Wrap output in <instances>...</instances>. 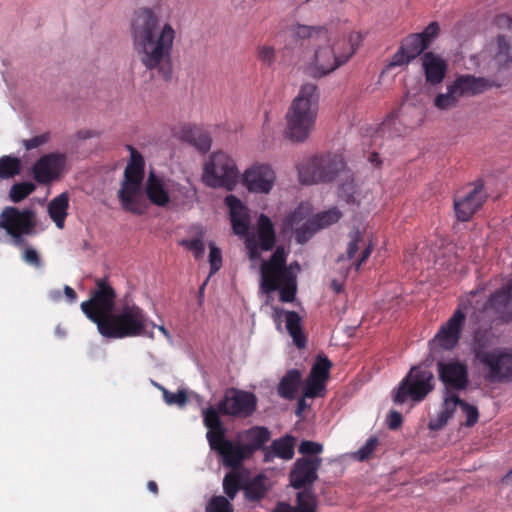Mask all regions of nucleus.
Masks as SVG:
<instances>
[{"instance_id": "f257e3e1", "label": "nucleus", "mask_w": 512, "mask_h": 512, "mask_svg": "<svg viewBox=\"0 0 512 512\" xmlns=\"http://www.w3.org/2000/svg\"><path fill=\"white\" fill-rule=\"evenodd\" d=\"M131 36L134 50L143 64L150 71L168 81L172 76V59L176 31L168 22L149 8L135 11L131 21Z\"/></svg>"}, {"instance_id": "f03ea898", "label": "nucleus", "mask_w": 512, "mask_h": 512, "mask_svg": "<svg viewBox=\"0 0 512 512\" xmlns=\"http://www.w3.org/2000/svg\"><path fill=\"white\" fill-rule=\"evenodd\" d=\"M203 423L207 428L206 438L211 450L221 458L225 467L237 469L255 452L266 449L271 438L267 427L253 426L237 434L236 441L226 438V428L213 406L203 410Z\"/></svg>"}, {"instance_id": "7ed1b4c3", "label": "nucleus", "mask_w": 512, "mask_h": 512, "mask_svg": "<svg viewBox=\"0 0 512 512\" xmlns=\"http://www.w3.org/2000/svg\"><path fill=\"white\" fill-rule=\"evenodd\" d=\"M292 31L295 38L307 39L318 45L310 62L311 74L317 78L324 77L347 63L362 42L359 32H351L348 37L331 44L328 30L324 26L297 24Z\"/></svg>"}, {"instance_id": "20e7f679", "label": "nucleus", "mask_w": 512, "mask_h": 512, "mask_svg": "<svg viewBox=\"0 0 512 512\" xmlns=\"http://www.w3.org/2000/svg\"><path fill=\"white\" fill-rule=\"evenodd\" d=\"M319 93L313 83L301 86L286 113V134L294 142H304L313 131L318 114Z\"/></svg>"}, {"instance_id": "39448f33", "label": "nucleus", "mask_w": 512, "mask_h": 512, "mask_svg": "<svg viewBox=\"0 0 512 512\" xmlns=\"http://www.w3.org/2000/svg\"><path fill=\"white\" fill-rule=\"evenodd\" d=\"M146 324L144 311L135 304H126L118 312H112L104 321L98 323V331L104 337L122 339L141 335Z\"/></svg>"}, {"instance_id": "423d86ee", "label": "nucleus", "mask_w": 512, "mask_h": 512, "mask_svg": "<svg viewBox=\"0 0 512 512\" xmlns=\"http://www.w3.org/2000/svg\"><path fill=\"white\" fill-rule=\"evenodd\" d=\"M346 168L344 158L340 154L319 155L298 167L300 182L314 184L331 182Z\"/></svg>"}, {"instance_id": "0eeeda50", "label": "nucleus", "mask_w": 512, "mask_h": 512, "mask_svg": "<svg viewBox=\"0 0 512 512\" xmlns=\"http://www.w3.org/2000/svg\"><path fill=\"white\" fill-rule=\"evenodd\" d=\"M239 175L234 159L219 151L213 153L205 163L202 179L209 187L232 190L238 182Z\"/></svg>"}, {"instance_id": "6e6552de", "label": "nucleus", "mask_w": 512, "mask_h": 512, "mask_svg": "<svg viewBox=\"0 0 512 512\" xmlns=\"http://www.w3.org/2000/svg\"><path fill=\"white\" fill-rule=\"evenodd\" d=\"M494 85L493 81L483 77L461 75L447 87L446 93L438 94L435 97L434 105L440 110H448L457 106L460 97L483 93Z\"/></svg>"}, {"instance_id": "1a4fd4ad", "label": "nucleus", "mask_w": 512, "mask_h": 512, "mask_svg": "<svg viewBox=\"0 0 512 512\" xmlns=\"http://www.w3.org/2000/svg\"><path fill=\"white\" fill-rule=\"evenodd\" d=\"M440 26L438 22H431L422 32L406 36L395 54L392 56L390 66L400 67L409 64L418 56L423 55L426 49L438 37Z\"/></svg>"}, {"instance_id": "9d476101", "label": "nucleus", "mask_w": 512, "mask_h": 512, "mask_svg": "<svg viewBox=\"0 0 512 512\" xmlns=\"http://www.w3.org/2000/svg\"><path fill=\"white\" fill-rule=\"evenodd\" d=\"M116 292L107 279L100 278L95 282V288L90 293V299L81 303V310L93 323L104 321L115 307Z\"/></svg>"}, {"instance_id": "9b49d317", "label": "nucleus", "mask_w": 512, "mask_h": 512, "mask_svg": "<svg viewBox=\"0 0 512 512\" xmlns=\"http://www.w3.org/2000/svg\"><path fill=\"white\" fill-rule=\"evenodd\" d=\"M434 389V375L430 370L412 367L407 376L400 382L394 395L396 404H403L408 398L422 401Z\"/></svg>"}, {"instance_id": "f8f14e48", "label": "nucleus", "mask_w": 512, "mask_h": 512, "mask_svg": "<svg viewBox=\"0 0 512 512\" xmlns=\"http://www.w3.org/2000/svg\"><path fill=\"white\" fill-rule=\"evenodd\" d=\"M0 225L12 237L14 244L20 246L24 242V235L35 233V212L29 208L20 210L6 206L0 214Z\"/></svg>"}, {"instance_id": "ddd939ff", "label": "nucleus", "mask_w": 512, "mask_h": 512, "mask_svg": "<svg viewBox=\"0 0 512 512\" xmlns=\"http://www.w3.org/2000/svg\"><path fill=\"white\" fill-rule=\"evenodd\" d=\"M256 407L257 398L253 393L232 388L225 392L223 399L214 409L218 414L246 418L254 413Z\"/></svg>"}, {"instance_id": "4468645a", "label": "nucleus", "mask_w": 512, "mask_h": 512, "mask_svg": "<svg viewBox=\"0 0 512 512\" xmlns=\"http://www.w3.org/2000/svg\"><path fill=\"white\" fill-rule=\"evenodd\" d=\"M480 363L488 370L486 379L492 383L512 381V349L496 348L480 355Z\"/></svg>"}, {"instance_id": "2eb2a0df", "label": "nucleus", "mask_w": 512, "mask_h": 512, "mask_svg": "<svg viewBox=\"0 0 512 512\" xmlns=\"http://www.w3.org/2000/svg\"><path fill=\"white\" fill-rule=\"evenodd\" d=\"M261 288L265 293L276 291L280 287L281 277L292 274L286 266V253L278 246L269 261L263 260L260 267Z\"/></svg>"}, {"instance_id": "dca6fc26", "label": "nucleus", "mask_w": 512, "mask_h": 512, "mask_svg": "<svg viewBox=\"0 0 512 512\" xmlns=\"http://www.w3.org/2000/svg\"><path fill=\"white\" fill-rule=\"evenodd\" d=\"M67 162L64 153L52 152L42 155L32 166L34 180L40 185H49L63 173Z\"/></svg>"}, {"instance_id": "f3484780", "label": "nucleus", "mask_w": 512, "mask_h": 512, "mask_svg": "<svg viewBox=\"0 0 512 512\" xmlns=\"http://www.w3.org/2000/svg\"><path fill=\"white\" fill-rule=\"evenodd\" d=\"M437 371L439 380L446 391H463L469 384L468 366L458 359L438 361Z\"/></svg>"}, {"instance_id": "a211bd4d", "label": "nucleus", "mask_w": 512, "mask_h": 512, "mask_svg": "<svg viewBox=\"0 0 512 512\" xmlns=\"http://www.w3.org/2000/svg\"><path fill=\"white\" fill-rule=\"evenodd\" d=\"M321 457H300L296 459L289 473L290 485L302 489L313 485L318 479V470L322 466Z\"/></svg>"}, {"instance_id": "6ab92c4d", "label": "nucleus", "mask_w": 512, "mask_h": 512, "mask_svg": "<svg viewBox=\"0 0 512 512\" xmlns=\"http://www.w3.org/2000/svg\"><path fill=\"white\" fill-rule=\"evenodd\" d=\"M307 216L308 209L303 206H299L287 215L283 221V227L285 230H294L295 240L299 244L306 243L317 231H319L313 217L306 220Z\"/></svg>"}, {"instance_id": "aec40b11", "label": "nucleus", "mask_w": 512, "mask_h": 512, "mask_svg": "<svg viewBox=\"0 0 512 512\" xmlns=\"http://www.w3.org/2000/svg\"><path fill=\"white\" fill-rule=\"evenodd\" d=\"M465 320L464 312L460 308L456 309L448 321L440 327L432 343L444 350L454 349L459 343Z\"/></svg>"}, {"instance_id": "412c9836", "label": "nucleus", "mask_w": 512, "mask_h": 512, "mask_svg": "<svg viewBox=\"0 0 512 512\" xmlns=\"http://www.w3.org/2000/svg\"><path fill=\"white\" fill-rule=\"evenodd\" d=\"M275 181V172L267 164H255L243 174V183L255 193H269Z\"/></svg>"}, {"instance_id": "4be33fe9", "label": "nucleus", "mask_w": 512, "mask_h": 512, "mask_svg": "<svg viewBox=\"0 0 512 512\" xmlns=\"http://www.w3.org/2000/svg\"><path fill=\"white\" fill-rule=\"evenodd\" d=\"M485 200L486 193L483 190V183L479 181L466 195L454 199V210L457 219L462 222L470 220Z\"/></svg>"}, {"instance_id": "5701e85b", "label": "nucleus", "mask_w": 512, "mask_h": 512, "mask_svg": "<svg viewBox=\"0 0 512 512\" xmlns=\"http://www.w3.org/2000/svg\"><path fill=\"white\" fill-rule=\"evenodd\" d=\"M498 320L504 323L512 321V283H508L494 291L484 304Z\"/></svg>"}, {"instance_id": "b1692460", "label": "nucleus", "mask_w": 512, "mask_h": 512, "mask_svg": "<svg viewBox=\"0 0 512 512\" xmlns=\"http://www.w3.org/2000/svg\"><path fill=\"white\" fill-rule=\"evenodd\" d=\"M141 184L122 181L117 196L123 210L135 215H143L145 207L142 204Z\"/></svg>"}, {"instance_id": "393cba45", "label": "nucleus", "mask_w": 512, "mask_h": 512, "mask_svg": "<svg viewBox=\"0 0 512 512\" xmlns=\"http://www.w3.org/2000/svg\"><path fill=\"white\" fill-rule=\"evenodd\" d=\"M225 204L230 211L233 232L239 236L247 235L250 228V216L247 207L233 194L225 197Z\"/></svg>"}, {"instance_id": "a878e982", "label": "nucleus", "mask_w": 512, "mask_h": 512, "mask_svg": "<svg viewBox=\"0 0 512 512\" xmlns=\"http://www.w3.org/2000/svg\"><path fill=\"white\" fill-rule=\"evenodd\" d=\"M426 82L431 85L440 84L447 72L446 61L434 52H425L421 58Z\"/></svg>"}, {"instance_id": "bb28decb", "label": "nucleus", "mask_w": 512, "mask_h": 512, "mask_svg": "<svg viewBox=\"0 0 512 512\" xmlns=\"http://www.w3.org/2000/svg\"><path fill=\"white\" fill-rule=\"evenodd\" d=\"M145 194L148 200L158 207H166L171 201L169 191L166 189L164 180L154 172H150L146 180Z\"/></svg>"}, {"instance_id": "cd10ccee", "label": "nucleus", "mask_w": 512, "mask_h": 512, "mask_svg": "<svg viewBox=\"0 0 512 512\" xmlns=\"http://www.w3.org/2000/svg\"><path fill=\"white\" fill-rule=\"evenodd\" d=\"M456 392L457 391L445 390L442 410L429 422V428L431 430L442 429L447 424L448 420L452 418L457 407L459 406L461 408V403H463L464 400L460 399Z\"/></svg>"}, {"instance_id": "c85d7f7f", "label": "nucleus", "mask_w": 512, "mask_h": 512, "mask_svg": "<svg viewBox=\"0 0 512 512\" xmlns=\"http://www.w3.org/2000/svg\"><path fill=\"white\" fill-rule=\"evenodd\" d=\"M295 438L289 434L275 439L270 446L264 449V461L269 462L274 457L290 460L294 456Z\"/></svg>"}, {"instance_id": "c756f323", "label": "nucleus", "mask_w": 512, "mask_h": 512, "mask_svg": "<svg viewBox=\"0 0 512 512\" xmlns=\"http://www.w3.org/2000/svg\"><path fill=\"white\" fill-rule=\"evenodd\" d=\"M180 138L205 153L211 148V137L200 127L185 125L181 128Z\"/></svg>"}, {"instance_id": "7c9ffc66", "label": "nucleus", "mask_w": 512, "mask_h": 512, "mask_svg": "<svg viewBox=\"0 0 512 512\" xmlns=\"http://www.w3.org/2000/svg\"><path fill=\"white\" fill-rule=\"evenodd\" d=\"M257 240L262 251H270L275 246L276 234L271 219L261 214L257 224Z\"/></svg>"}, {"instance_id": "2f4dec72", "label": "nucleus", "mask_w": 512, "mask_h": 512, "mask_svg": "<svg viewBox=\"0 0 512 512\" xmlns=\"http://www.w3.org/2000/svg\"><path fill=\"white\" fill-rule=\"evenodd\" d=\"M286 329L293 339V343L298 349H303L307 345V337L302 329V319L295 311L285 313Z\"/></svg>"}, {"instance_id": "473e14b6", "label": "nucleus", "mask_w": 512, "mask_h": 512, "mask_svg": "<svg viewBox=\"0 0 512 512\" xmlns=\"http://www.w3.org/2000/svg\"><path fill=\"white\" fill-rule=\"evenodd\" d=\"M302 380V373L298 369H291L286 372L278 385V394L280 397L292 400Z\"/></svg>"}, {"instance_id": "72a5a7b5", "label": "nucleus", "mask_w": 512, "mask_h": 512, "mask_svg": "<svg viewBox=\"0 0 512 512\" xmlns=\"http://www.w3.org/2000/svg\"><path fill=\"white\" fill-rule=\"evenodd\" d=\"M68 207L69 197L66 192L53 198L48 205V214L59 229L64 227Z\"/></svg>"}, {"instance_id": "f704fd0d", "label": "nucleus", "mask_w": 512, "mask_h": 512, "mask_svg": "<svg viewBox=\"0 0 512 512\" xmlns=\"http://www.w3.org/2000/svg\"><path fill=\"white\" fill-rule=\"evenodd\" d=\"M129 149L131 151V158L125 168L123 181L142 185L144 178L143 157L133 147L130 146Z\"/></svg>"}, {"instance_id": "c9c22d12", "label": "nucleus", "mask_w": 512, "mask_h": 512, "mask_svg": "<svg viewBox=\"0 0 512 512\" xmlns=\"http://www.w3.org/2000/svg\"><path fill=\"white\" fill-rule=\"evenodd\" d=\"M245 497L249 501H259L263 499L268 491V487L266 486V478L263 475L255 476L249 483H247L244 487Z\"/></svg>"}, {"instance_id": "e433bc0d", "label": "nucleus", "mask_w": 512, "mask_h": 512, "mask_svg": "<svg viewBox=\"0 0 512 512\" xmlns=\"http://www.w3.org/2000/svg\"><path fill=\"white\" fill-rule=\"evenodd\" d=\"M497 51L494 60L499 67H505L512 62V45L510 39L504 35L497 37Z\"/></svg>"}, {"instance_id": "4c0bfd02", "label": "nucleus", "mask_w": 512, "mask_h": 512, "mask_svg": "<svg viewBox=\"0 0 512 512\" xmlns=\"http://www.w3.org/2000/svg\"><path fill=\"white\" fill-rule=\"evenodd\" d=\"M22 164L19 158L5 155L0 157V179H10L20 174Z\"/></svg>"}, {"instance_id": "58836bf2", "label": "nucleus", "mask_w": 512, "mask_h": 512, "mask_svg": "<svg viewBox=\"0 0 512 512\" xmlns=\"http://www.w3.org/2000/svg\"><path fill=\"white\" fill-rule=\"evenodd\" d=\"M332 362L327 356L319 354L313 363L309 375L313 378L327 382L330 377Z\"/></svg>"}, {"instance_id": "ea45409f", "label": "nucleus", "mask_w": 512, "mask_h": 512, "mask_svg": "<svg viewBox=\"0 0 512 512\" xmlns=\"http://www.w3.org/2000/svg\"><path fill=\"white\" fill-rule=\"evenodd\" d=\"M491 344L490 332L486 329H477L474 331L472 339V350L475 358L480 361V355L487 354L485 351Z\"/></svg>"}, {"instance_id": "a19ab883", "label": "nucleus", "mask_w": 512, "mask_h": 512, "mask_svg": "<svg viewBox=\"0 0 512 512\" xmlns=\"http://www.w3.org/2000/svg\"><path fill=\"white\" fill-rule=\"evenodd\" d=\"M280 294V301L290 303L295 299L297 292L296 278L293 274L281 277L280 287L277 289Z\"/></svg>"}, {"instance_id": "79ce46f5", "label": "nucleus", "mask_w": 512, "mask_h": 512, "mask_svg": "<svg viewBox=\"0 0 512 512\" xmlns=\"http://www.w3.org/2000/svg\"><path fill=\"white\" fill-rule=\"evenodd\" d=\"M223 489L230 500H233L242 489V475L239 472H228L223 479Z\"/></svg>"}, {"instance_id": "37998d69", "label": "nucleus", "mask_w": 512, "mask_h": 512, "mask_svg": "<svg viewBox=\"0 0 512 512\" xmlns=\"http://www.w3.org/2000/svg\"><path fill=\"white\" fill-rule=\"evenodd\" d=\"M317 499L311 491H301L296 497V506L294 507L296 512H316Z\"/></svg>"}, {"instance_id": "c03bdc74", "label": "nucleus", "mask_w": 512, "mask_h": 512, "mask_svg": "<svg viewBox=\"0 0 512 512\" xmlns=\"http://www.w3.org/2000/svg\"><path fill=\"white\" fill-rule=\"evenodd\" d=\"M178 244L192 252L196 260H201L204 257L205 244L203 241V232H200L195 238L182 239Z\"/></svg>"}, {"instance_id": "a18cd8bd", "label": "nucleus", "mask_w": 512, "mask_h": 512, "mask_svg": "<svg viewBox=\"0 0 512 512\" xmlns=\"http://www.w3.org/2000/svg\"><path fill=\"white\" fill-rule=\"evenodd\" d=\"M36 189V185L32 182H20L11 186L9 197L12 202L19 203L32 194Z\"/></svg>"}, {"instance_id": "49530a36", "label": "nucleus", "mask_w": 512, "mask_h": 512, "mask_svg": "<svg viewBox=\"0 0 512 512\" xmlns=\"http://www.w3.org/2000/svg\"><path fill=\"white\" fill-rule=\"evenodd\" d=\"M341 217V211L334 207L327 211H323L321 213L314 215L313 219L320 230L338 222Z\"/></svg>"}, {"instance_id": "de8ad7c7", "label": "nucleus", "mask_w": 512, "mask_h": 512, "mask_svg": "<svg viewBox=\"0 0 512 512\" xmlns=\"http://www.w3.org/2000/svg\"><path fill=\"white\" fill-rule=\"evenodd\" d=\"M326 390V382L308 376L303 389V395L306 398L322 397Z\"/></svg>"}, {"instance_id": "09e8293b", "label": "nucleus", "mask_w": 512, "mask_h": 512, "mask_svg": "<svg viewBox=\"0 0 512 512\" xmlns=\"http://www.w3.org/2000/svg\"><path fill=\"white\" fill-rule=\"evenodd\" d=\"M378 445L379 440L376 436L369 437L365 444L354 453V458L361 462L369 460L374 455Z\"/></svg>"}, {"instance_id": "8fccbe9b", "label": "nucleus", "mask_w": 512, "mask_h": 512, "mask_svg": "<svg viewBox=\"0 0 512 512\" xmlns=\"http://www.w3.org/2000/svg\"><path fill=\"white\" fill-rule=\"evenodd\" d=\"M256 57L263 65L272 67L276 62V49L272 45H258Z\"/></svg>"}, {"instance_id": "3c124183", "label": "nucleus", "mask_w": 512, "mask_h": 512, "mask_svg": "<svg viewBox=\"0 0 512 512\" xmlns=\"http://www.w3.org/2000/svg\"><path fill=\"white\" fill-rule=\"evenodd\" d=\"M298 452L302 454V457H320L319 454L323 452V445L318 442L303 440L298 447Z\"/></svg>"}, {"instance_id": "603ef678", "label": "nucleus", "mask_w": 512, "mask_h": 512, "mask_svg": "<svg viewBox=\"0 0 512 512\" xmlns=\"http://www.w3.org/2000/svg\"><path fill=\"white\" fill-rule=\"evenodd\" d=\"M206 512H233V506L224 496H214L209 501Z\"/></svg>"}, {"instance_id": "864d4df0", "label": "nucleus", "mask_w": 512, "mask_h": 512, "mask_svg": "<svg viewBox=\"0 0 512 512\" xmlns=\"http://www.w3.org/2000/svg\"><path fill=\"white\" fill-rule=\"evenodd\" d=\"M163 398L168 405L184 406L188 402L187 393L184 390H179L177 393H172L165 388H162Z\"/></svg>"}, {"instance_id": "5fc2aeb1", "label": "nucleus", "mask_w": 512, "mask_h": 512, "mask_svg": "<svg viewBox=\"0 0 512 512\" xmlns=\"http://www.w3.org/2000/svg\"><path fill=\"white\" fill-rule=\"evenodd\" d=\"M461 410L466 416V421L464 422V425L466 427H473L478 422L479 419L478 408L474 405L467 403L466 401H463V403H461Z\"/></svg>"}, {"instance_id": "6e6d98bb", "label": "nucleus", "mask_w": 512, "mask_h": 512, "mask_svg": "<svg viewBox=\"0 0 512 512\" xmlns=\"http://www.w3.org/2000/svg\"><path fill=\"white\" fill-rule=\"evenodd\" d=\"M209 248L210 274H214L222 266V252L214 243H210Z\"/></svg>"}, {"instance_id": "4d7b16f0", "label": "nucleus", "mask_w": 512, "mask_h": 512, "mask_svg": "<svg viewBox=\"0 0 512 512\" xmlns=\"http://www.w3.org/2000/svg\"><path fill=\"white\" fill-rule=\"evenodd\" d=\"M363 242V237L359 231H356L352 236L351 240L348 243L346 255L347 259L351 260L354 258L356 253L358 252L360 248V243Z\"/></svg>"}, {"instance_id": "13d9d810", "label": "nucleus", "mask_w": 512, "mask_h": 512, "mask_svg": "<svg viewBox=\"0 0 512 512\" xmlns=\"http://www.w3.org/2000/svg\"><path fill=\"white\" fill-rule=\"evenodd\" d=\"M49 139H50V134L44 133L41 135L34 136L31 139H25V140H23L22 143L26 150H32V149H35V148L47 143L49 141Z\"/></svg>"}, {"instance_id": "bf43d9fd", "label": "nucleus", "mask_w": 512, "mask_h": 512, "mask_svg": "<svg viewBox=\"0 0 512 512\" xmlns=\"http://www.w3.org/2000/svg\"><path fill=\"white\" fill-rule=\"evenodd\" d=\"M22 258L27 264L35 268L42 267L41 258L34 248H26L23 252Z\"/></svg>"}, {"instance_id": "052dcab7", "label": "nucleus", "mask_w": 512, "mask_h": 512, "mask_svg": "<svg viewBox=\"0 0 512 512\" xmlns=\"http://www.w3.org/2000/svg\"><path fill=\"white\" fill-rule=\"evenodd\" d=\"M494 24L499 29L512 30V17L507 14H499L495 17Z\"/></svg>"}, {"instance_id": "680f3d73", "label": "nucleus", "mask_w": 512, "mask_h": 512, "mask_svg": "<svg viewBox=\"0 0 512 512\" xmlns=\"http://www.w3.org/2000/svg\"><path fill=\"white\" fill-rule=\"evenodd\" d=\"M388 427L392 430L398 429L402 424V415L398 411H391L387 416Z\"/></svg>"}, {"instance_id": "e2e57ef3", "label": "nucleus", "mask_w": 512, "mask_h": 512, "mask_svg": "<svg viewBox=\"0 0 512 512\" xmlns=\"http://www.w3.org/2000/svg\"><path fill=\"white\" fill-rule=\"evenodd\" d=\"M246 248L248 250V256L250 260L256 261L261 258V254L259 251L260 247L258 243H256L253 240H247Z\"/></svg>"}, {"instance_id": "0e129e2a", "label": "nucleus", "mask_w": 512, "mask_h": 512, "mask_svg": "<svg viewBox=\"0 0 512 512\" xmlns=\"http://www.w3.org/2000/svg\"><path fill=\"white\" fill-rule=\"evenodd\" d=\"M372 251H373L372 244H368L363 248L359 260L356 261V263H355L356 270H358L361 267V265L369 258Z\"/></svg>"}, {"instance_id": "69168bd1", "label": "nucleus", "mask_w": 512, "mask_h": 512, "mask_svg": "<svg viewBox=\"0 0 512 512\" xmlns=\"http://www.w3.org/2000/svg\"><path fill=\"white\" fill-rule=\"evenodd\" d=\"M272 512H296L294 507L286 502H278Z\"/></svg>"}, {"instance_id": "338daca9", "label": "nucleus", "mask_w": 512, "mask_h": 512, "mask_svg": "<svg viewBox=\"0 0 512 512\" xmlns=\"http://www.w3.org/2000/svg\"><path fill=\"white\" fill-rule=\"evenodd\" d=\"M287 311L282 309V308H279V307H273V319L275 321V323L277 324V327L279 328L281 326V318L282 316H285V313Z\"/></svg>"}, {"instance_id": "774afa93", "label": "nucleus", "mask_w": 512, "mask_h": 512, "mask_svg": "<svg viewBox=\"0 0 512 512\" xmlns=\"http://www.w3.org/2000/svg\"><path fill=\"white\" fill-rule=\"evenodd\" d=\"M63 292H64V294L67 297L69 302L73 303V302L76 301L77 294H76V292H75V290L73 288H71L68 285H65L64 289H63Z\"/></svg>"}]
</instances>
